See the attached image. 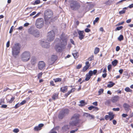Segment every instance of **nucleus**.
Instances as JSON below:
<instances>
[{"label":"nucleus","mask_w":133,"mask_h":133,"mask_svg":"<svg viewBox=\"0 0 133 133\" xmlns=\"http://www.w3.org/2000/svg\"><path fill=\"white\" fill-rule=\"evenodd\" d=\"M88 60L89 61H91L94 60V57L93 56H91L89 57L88 59Z\"/></svg>","instance_id":"nucleus-45"},{"label":"nucleus","mask_w":133,"mask_h":133,"mask_svg":"<svg viewBox=\"0 0 133 133\" xmlns=\"http://www.w3.org/2000/svg\"><path fill=\"white\" fill-rule=\"evenodd\" d=\"M21 105L20 103H18L15 105V107H14L15 109H17Z\"/></svg>","instance_id":"nucleus-37"},{"label":"nucleus","mask_w":133,"mask_h":133,"mask_svg":"<svg viewBox=\"0 0 133 133\" xmlns=\"http://www.w3.org/2000/svg\"><path fill=\"white\" fill-rule=\"evenodd\" d=\"M110 84H108L107 85V87L109 88H111L115 84V83H113L112 82L110 81L109 82Z\"/></svg>","instance_id":"nucleus-22"},{"label":"nucleus","mask_w":133,"mask_h":133,"mask_svg":"<svg viewBox=\"0 0 133 133\" xmlns=\"http://www.w3.org/2000/svg\"><path fill=\"white\" fill-rule=\"evenodd\" d=\"M89 75H90V77L92 76L93 74V71L92 70H90L89 73H88Z\"/></svg>","instance_id":"nucleus-43"},{"label":"nucleus","mask_w":133,"mask_h":133,"mask_svg":"<svg viewBox=\"0 0 133 133\" xmlns=\"http://www.w3.org/2000/svg\"><path fill=\"white\" fill-rule=\"evenodd\" d=\"M110 103V101L109 100H107L106 101L105 103V104L107 105H109Z\"/></svg>","instance_id":"nucleus-50"},{"label":"nucleus","mask_w":133,"mask_h":133,"mask_svg":"<svg viewBox=\"0 0 133 133\" xmlns=\"http://www.w3.org/2000/svg\"><path fill=\"white\" fill-rule=\"evenodd\" d=\"M128 116V115L127 114H123L122 115V116L123 117H125Z\"/></svg>","instance_id":"nucleus-63"},{"label":"nucleus","mask_w":133,"mask_h":133,"mask_svg":"<svg viewBox=\"0 0 133 133\" xmlns=\"http://www.w3.org/2000/svg\"><path fill=\"white\" fill-rule=\"evenodd\" d=\"M19 130L18 128L14 129L13 130V131L15 133H17L19 132Z\"/></svg>","instance_id":"nucleus-41"},{"label":"nucleus","mask_w":133,"mask_h":133,"mask_svg":"<svg viewBox=\"0 0 133 133\" xmlns=\"http://www.w3.org/2000/svg\"><path fill=\"white\" fill-rule=\"evenodd\" d=\"M44 14L45 23L46 24H49L52 21L51 18L52 16L53 12L50 10H46L45 11Z\"/></svg>","instance_id":"nucleus-2"},{"label":"nucleus","mask_w":133,"mask_h":133,"mask_svg":"<svg viewBox=\"0 0 133 133\" xmlns=\"http://www.w3.org/2000/svg\"><path fill=\"white\" fill-rule=\"evenodd\" d=\"M31 56V54L29 51H25L21 55L20 58L22 61L27 62L30 60Z\"/></svg>","instance_id":"nucleus-3"},{"label":"nucleus","mask_w":133,"mask_h":133,"mask_svg":"<svg viewBox=\"0 0 133 133\" xmlns=\"http://www.w3.org/2000/svg\"><path fill=\"white\" fill-rule=\"evenodd\" d=\"M72 89H71L70 91H69L67 93L65 94V95L66 96H67L69 95L70 94V93H71L72 92Z\"/></svg>","instance_id":"nucleus-53"},{"label":"nucleus","mask_w":133,"mask_h":133,"mask_svg":"<svg viewBox=\"0 0 133 133\" xmlns=\"http://www.w3.org/2000/svg\"><path fill=\"white\" fill-rule=\"evenodd\" d=\"M120 49V47L118 46H116V51H119Z\"/></svg>","instance_id":"nucleus-59"},{"label":"nucleus","mask_w":133,"mask_h":133,"mask_svg":"<svg viewBox=\"0 0 133 133\" xmlns=\"http://www.w3.org/2000/svg\"><path fill=\"white\" fill-rule=\"evenodd\" d=\"M30 61L31 64L33 65H34L37 62L36 58L34 56L32 57Z\"/></svg>","instance_id":"nucleus-17"},{"label":"nucleus","mask_w":133,"mask_h":133,"mask_svg":"<svg viewBox=\"0 0 133 133\" xmlns=\"http://www.w3.org/2000/svg\"><path fill=\"white\" fill-rule=\"evenodd\" d=\"M28 31L29 34L32 35L35 37H38L39 36L40 32L38 30L30 28L28 29Z\"/></svg>","instance_id":"nucleus-7"},{"label":"nucleus","mask_w":133,"mask_h":133,"mask_svg":"<svg viewBox=\"0 0 133 133\" xmlns=\"http://www.w3.org/2000/svg\"><path fill=\"white\" fill-rule=\"evenodd\" d=\"M78 33L79 35V38L80 40H82L84 38L85 35L84 34V32L83 31L78 30Z\"/></svg>","instance_id":"nucleus-12"},{"label":"nucleus","mask_w":133,"mask_h":133,"mask_svg":"<svg viewBox=\"0 0 133 133\" xmlns=\"http://www.w3.org/2000/svg\"><path fill=\"white\" fill-rule=\"evenodd\" d=\"M123 107L125 110L127 112L129 111L130 109V105L127 103H124L123 104Z\"/></svg>","instance_id":"nucleus-14"},{"label":"nucleus","mask_w":133,"mask_h":133,"mask_svg":"<svg viewBox=\"0 0 133 133\" xmlns=\"http://www.w3.org/2000/svg\"><path fill=\"white\" fill-rule=\"evenodd\" d=\"M44 125L43 124H39L38 126L35 127L34 128V130L36 131H37L40 130L41 129V127Z\"/></svg>","instance_id":"nucleus-16"},{"label":"nucleus","mask_w":133,"mask_h":133,"mask_svg":"<svg viewBox=\"0 0 133 133\" xmlns=\"http://www.w3.org/2000/svg\"><path fill=\"white\" fill-rule=\"evenodd\" d=\"M103 91L104 90L102 89H99L98 91V92L99 93L98 95H100L103 92Z\"/></svg>","instance_id":"nucleus-32"},{"label":"nucleus","mask_w":133,"mask_h":133,"mask_svg":"<svg viewBox=\"0 0 133 133\" xmlns=\"http://www.w3.org/2000/svg\"><path fill=\"white\" fill-rule=\"evenodd\" d=\"M89 114L88 113H84L83 115V116H84L88 117L89 115Z\"/></svg>","instance_id":"nucleus-42"},{"label":"nucleus","mask_w":133,"mask_h":133,"mask_svg":"<svg viewBox=\"0 0 133 133\" xmlns=\"http://www.w3.org/2000/svg\"><path fill=\"white\" fill-rule=\"evenodd\" d=\"M61 39L57 38L55 41L57 43L56 45L55 49L57 51L61 52L63 49L65 48L67 44V38L66 37L62 35L60 37Z\"/></svg>","instance_id":"nucleus-1"},{"label":"nucleus","mask_w":133,"mask_h":133,"mask_svg":"<svg viewBox=\"0 0 133 133\" xmlns=\"http://www.w3.org/2000/svg\"><path fill=\"white\" fill-rule=\"evenodd\" d=\"M4 103V98H2L0 100V105H2Z\"/></svg>","instance_id":"nucleus-33"},{"label":"nucleus","mask_w":133,"mask_h":133,"mask_svg":"<svg viewBox=\"0 0 133 133\" xmlns=\"http://www.w3.org/2000/svg\"><path fill=\"white\" fill-rule=\"evenodd\" d=\"M20 45L18 43L15 44L12 47V54L14 57H16L20 53Z\"/></svg>","instance_id":"nucleus-4"},{"label":"nucleus","mask_w":133,"mask_h":133,"mask_svg":"<svg viewBox=\"0 0 133 133\" xmlns=\"http://www.w3.org/2000/svg\"><path fill=\"white\" fill-rule=\"evenodd\" d=\"M78 54V53L77 52L76 53H73L72 55H73L74 57L75 58H77L78 57V56H77Z\"/></svg>","instance_id":"nucleus-38"},{"label":"nucleus","mask_w":133,"mask_h":133,"mask_svg":"<svg viewBox=\"0 0 133 133\" xmlns=\"http://www.w3.org/2000/svg\"><path fill=\"white\" fill-rule=\"evenodd\" d=\"M40 3V1L39 0H36L33 4L34 5L37 4H39Z\"/></svg>","instance_id":"nucleus-34"},{"label":"nucleus","mask_w":133,"mask_h":133,"mask_svg":"<svg viewBox=\"0 0 133 133\" xmlns=\"http://www.w3.org/2000/svg\"><path fill=\"white\" fill-rule=\"evenodd\" d=\"M64 115L63 113H62L61 111L59 113L58 115V117L59 119H62L63 117L64 116Z\"/></svg>","instance_id":"nucleus-21"},{"label":"nucleus","mask_w":133,"mask_h":133,"mask_svg":"<svg viewBox=\"0 0 133 133\" xmlns=\"http://www.w3.org/2000/svg\"><path fill=\"white\" fill-rule=\"evenodd\" d=\"M57 59V56L55 55H52L48 60V64L49 66L51 65L54 63L55 62Z\"/></svg>","instance_id":"nucleus-10"},{"label":"nucleus","mask_w":133,"mask_h":133,"mask_svg":"<svg viewBox=\"0 0 133 133\" xmlns=\"http://www.w3.org/2000/svg\"><path fill=\"white\" fill-rule=\"evenodd\" d=\"M99 18L98 17H97L96 18L95 20L94 21H93V24H95V23L97 22L99 20Z\"/></svg>","instance_id":"nucleus-39"},{"label":"nucleus","mask_w":133,"mask_h":133,"mask_svg":"<svg viewBox=\"0 0 133 133\" xmlns=\"http://www.w3.org/2000/svg\"><path fill=\"white\" fill-rule=\"evenodd\" d=\"M26 102V101L24 100L22 101L20 103L21 105H23L25 104Z\"/></svg>","instance_id":"nucleus-51"},{"label":"nucleus","mask_w":133,"mask_h":133,"mask_svg":"<svg viewBox=\"0 0 133 133\" xmlns=\"http://www.w3.org/2000/svg\"><path fill=\"white\" fill-rule=\"evenodd\" d=\"M54 80L55 82H61L62 79L61 78H57L55 79H54Z\"/></svg>","instance_id":"nucleus-29"},{"label":"nucleus","mask_w":133,"mask_h":133,"mask_svg":"<svg viewBox=\"0 0 133 133\" xmlns=\"http://www.w3.org/2000/svg\"><path fill=\"white\" fill-rule=\"evenodd\" d=\"M123 27L122 26H120L116 28L115 30H119L121 29L122 28H123Z\"/></svg>","instance_id":"nucleus-36"},{"label":"nucleus","mask_w":133,"mask_h":133,"mask_svg":"<svg viewBox=\"0 0 133 133\" xmlns=\"http://www.w3.org/2000/svg\"><path fill=\"white\" fill-rule=\"evenodd\" d=\"M112 65L111 64L109 65L108 66V69L109 71H110Z\"/></svg>","instance_id":"nucleus-54"},{"label":"nucleus","mask_w":133,"mask_h":133,"mask_svg":"<svg viewBox=\"0 0 133 133\" xmlns=\"http://www.w3.org/2000/svg\"><path fill=\"white\" fill-rule=\"evenodd\" d=\"M71 8L73 10H78L81 6L79 3L75 1H73L71 2L70 4Z\"/></svg>","instance_id":"nucleus-6"},{"label":"nucleus","mask_w":133,"mask_h":133,"mask_svg":"<svg viewBox=\"0 0 133 133\" xmlns=\"http://www.w3.org/2000/svg\"><path fill=\"white\" fill-rule=\"evenodd\" d=\"M85 31L86 32H89L90 31V30L88 28H86L85 29Z\"/></svg>","instance_id":"nucleus-55"},{"label":"nucleus","mask_w":133,"mask_h":133,"mask_svg":"<svg viewBox=\"0 0 133 133\" xmlns=\"http://www.w3.org/2000/svg\"><path fill=\"white\" fill-rule=\"evenodd\" d=\"M125 90L127 92H131L132 91V90L131 89H130L128 87H126L125 89Z\"/></svg>","instance_id":"nucleus-27"},{"label":"nucleus","mask_w":133,"mask_h":133,"mask_svg":"<svg viewBox=\"0 0 133 133\" xmlns=\"http://www.w3.org/2000/svg\"><path fill=\"white\" fill-rule=\"evenodd\" d=\"M95 107L93 106H91L88 107V109L89 110H91L92 109H94Z\"/></svg>","instance_id":"nucleus-57"},{"label":"nucleus","mask_w":133,"mask_h":133,"mask_svg":"<svg viewBox=\"0 0 133 133\" xmlns=\"http://www.w3.org/2000/svg\"><path fill=\"white\" fill-rule=\"evenodd\" d=\"M118 39L119 41H121L123 39V37L122 35H120L118 37Z\"/></svg>","instance_id":"nucleus-26"},{"label":"nucleus","mask_w":133,"mask_h":133,"mask_svg":"<svg viewBox=\"0 0 133 133\" xmlns=\"http://www.w3.org/2000/svg\"><path fill=\"white\" fill-rule=\"evenodd\" d=\"M36 12L35 11H34V12H32V13H31L30 14V16H32L34 15H35L36 14Z\"/></svg>","instance_id":"nucleus-62"},{"label":"nucleus","mask_w":133,"mask_h":133,"mask_svg":"<svg viewBox=\"0 0 133 133\" xmlns=\"http://www.w3.org/2000/svg\"><path fill=\"white\" fill-rule=\"evenodd\" d=\"M50 85H52V86H54L55 85V84L54 83V81H51L50 82Z\"/></svg>","instance_id":"nucleus-64"},{"label":"nucleus","mask_w":133,"mask_h":133,"mask_svg":"<svg viewBox=\"0 0 133 133\" xmlns=\"http://www.w3.org/2000/svg\"><path fill=\"white\" fill-rule=\"evenodd\" d=\"M89 66H85L82 69V71L83 72H85L89 68Z\"/></svg>","instance_id":"nucleus-28"},{"label":"nucleus","mask_w":133,"mask_h":133,"mask_svg":"<svg viewBox=\"0 0 133 133\" xmlns=\"http://www.w3.org/2000/svg\"><path fill=\"white\" fill-rule=\"evenodd\" d=\"M112 64L113 65L115 66L118 63V61L116 59L114 60L112 62Z\"/></svg>","instance_id":"nucleus-24"},{"label":"nucleus","mask_w":133,"mask_h":133,"mask_svg":"<svg viewBox=\"0 0 133 133\" xmlns=\"http://www.w3.org/2000/svg\"><path fill=\"white\" fill-rule=\"evenodd\" d=\"M15 99V97H13L12 98L10 101H9V102L10 103H12V102H13V101Z\"/></svg>","instance_id":"nucleus-52"},{"label":"nucleus","mask_w":133,"mask_h":133,"mask_svg":"<svg viewBox=\"0 0 133 133\" xmlns=\"http://www.w3.org/2000/svg\"><path fill=\"white\" fill-rule=\"evenodd\" d=\"M125 11L124 10H123L119 12V14L120 15H122L125 12Z\"/></svg>","instance_id":"nucleus-35"},{"label":"nucleus","mask_w":133,"mask_h":133,"mask_svg":"<svg viewBox=\"0 0 133 133\" xmlns=\"http://www.w3.org/2000/svg\"><path fill=\"white\" fill-rule=\"evenodd\" d=\"M80 103H81V104H82L81 106H83L84 105V103L85 102L83 101H81L80 102Z\"/></svg>","instance_id":"nucleus-49"},{"label":"nucleus","mask_w":133,"mask_h":133,"mask_svg":"<svg viewBox=\"0 0 133 133\" xmlns=\"http://www.w3.org/2000/svg\"><path fill=\"white\" fill-rule=\"evenodd\" d=\"M67 90V87L66 86L63 87L61 88L60 90L61 91L63 92H66Z\"/></svg>","instance_id":"nucleus-19"},{"label":"nucleus","mask_w":133,"mask_h":133,"mask_svg":"<svg viewBox=\"0 0 133 133\" xmlns=\"http://www.w3.org/2000/svg\"><path fill=\"white\" fill-rule=\"evenodd\" d=\"M44 24L43 19L42 18H39L36 21V25L37 27L39 29L42 28Z\"/></svg>","instance_id":"nucleus-8"},{"label":"nucleus","mask_w":133,"mask_h":133,"mask_svg":"<svg viewBox=\"0 0 133 133\" xmlns=\"http://www.w3.org/2000/svg\"><path fill=\"white\" fill-rule=\"evenodd\" d=\"M99 48L98 47H96L95 48V49L94 52V53L95 54H97L99 51Z\"/></svg>","instance_id":"nucleus-23"},{"label":"nucleus","mask_w":133,"mask_h":133,"mask_svg":"<svg viewBox=\"0 0 133 133\" xmlns=\"http://www.w3.org/2000/svg\"><path fill=\"white\" fill-rule=\"evenodd\" d=\"M42 75V73H39L38 74L37 77L38 78H39L41 77Z\"/></svg>","instance_id":"nucleus-60"},{"label":"nucleus","mask_w":133,"mask_h":133,"mask_svg":"<svg viewBox=\"0 0 133 133\" xmlns=\"http://www.w3.org/2000/svg\"><path fill=\"white\" fill-rule=\"evenodd\" d=\"M78 129V128H76L75 130L71 131H70V133H74L75 132L77 131Z\"/></svg>","instance_id":"nucleus-48"},{"label":"nucleus","mask_w":133,"mask_h":133,"mask_svg":"<svg viewBox=\"0 0 133 133\" xmlns=\"http://www.w3.org/2000/svg\"><path fill=\"white\" fill-rule=\"evenodd\" d=\"M49 133H57V132L54 131V129H52L49 132Z\"/></svg>","instance_id":"nucleus-56"},{"label":"nucleus","mask_w":133,"mask_h":133,"mask_svg":"<svg viewBox=\"0 0 133 133\" xmlns=\"http://www.w3.org/2000/svg\"><path fill=\"white\" fill-rule=\"evenodd\" d=\"M119 97L118 96H116L111 98V101L112 102L115 103L117 101H118Z\"/></svg>","instance_id":"nucleus-15"},{"label":"nucleus","mask_w":133,"mask_h":133,"mask_svg":"<svg viewBox=\"0 0 133 133\" xmlns=\"http://www.w3.org/2000/svg\"><path fill=\"white\" fill-rule=\"evenodd\" d=\"M109 115L110 116V121H111L113 119H114V115H112V114L110 113H109Z\"/></svg>","instance_id":"nucleus-25"},{"label":"nucleus","mask_w":133,"mask_h":133,"mask_svg":"<svg viewBox=\"0 0 133 133\" xmlns=\"http://www.w3.org/2000/svg\"><path fill=\"white\" fill-rule=\"evenodd\" d=\"M7 107V105H2L1 107L2 108H6Z\"/></svg>","instance_id":"nucleus-58"},{"label":"nucleus","mask_w":133,"mask_h":133,"mask_svg":"<svg viewBox=\"0 0 133 133\" xmlns=\"http://www.w3.org/2000/svg\"><path fill=\"white\" fill-rule=\"evenodd\" d=\"M61 111L63 113V114L65 116L66 115H67L69 112V110L68 109H65L62 110Z\"/></svg>","instance_id":"nucleus-18"},{"label":"nucleus","mask_w":133,"mask_h":133,"mask_svg":"<svg viewBox=\"0 0 133 133\" xmlns=\"http://www.w3.org/2000/svg\"><path fill=\"white\" fill-rule=\"evenodd\" d=\"M62 129L66 131L69 129L68 126L67 125H65L62 128Z\"/></svg>","instance_id":"nucleus-30"},{"label":"nucleus","mask_w":133,"mask_h":133,"mask_svg":"<svg viewBox=\"0 0 133 133\" xmlns=\"http://www.w3.org/2000/svg\"><path fill=\"white\" fill-rule=\"evenodd\" d=\"M86 76V77L85 78V80L86 81H88L90 78L91 77L90 75L88 74H87Z\"/></svg>","instance_id":"nucleus-31"},{"label":"nucleus","mask_w":133,"mask_h":133,"mask_svg":"<svg viewBox=\"0 0 133 133\" xmlns=\"http://www.w3.org/2000/svg\"><path fill=\"white\" fill-rule=\"evenodd\" d=\"M40 44L43 47L46 48H49L50 46L49 43L45 40H42L40 42Z\"/></svg>","instance_id":"nucleus-11"},{"label":"nucleus","mask_w":133,"mask_h":133,"mask_svg":"<svg viewBox=\"0 0 133 133\" xmlns=\"http://www.w3.org/2000/svg\"><path fill=\"white\" fill-rule=\"evenodd\" d=\"M119 108H113L112 109V110L114 111H118L119 110Z\"/></svg>","instance_id":"nucleus-47"},{"label":"nucleus","mask_w":133,"mask_h":133,"mask_svg":"<svg viewBox=\"0 0 133 133\" xmlns=\"http://www.w3.org/2000/svg\"><path fill=\"white\" fill-rule=\"evenodd\" d=\"M79 115L77 114H75L71 117V121L70 122V125L73 126L76 125L78 123Z\"/></svg>","instance_id":"nucleus-5"},{"label":"nucleus","mask_w":133,"mask_h":133,"mask_svg":"<svg viewBox=\"0 0 133 133\" xmlns=\"http://www.w3.org/2000/svg\"><path fill=\"white\" fill-rule=\"evenodd\" d=\"M82 66V65L81 64H79L76 66V68L77 69H79Z\"/></svg>","instance_id":"nucleus-44"},{"label":"nucleus","mask_w":133,"mask_h":133,"mask_svg":"<svg viewBox=\"0 0 133 133\" xmlns=\"http://www.w3.org/2000/svg\"><path fill=\"white\" fill-rule=\"evenodd\" d=\"M92 71L93 75H95L97 73V70H94Z\"/></svg>","instance_id":"nucleus-61"},{"label":"nucleus","mask_w":133,"mask_h":133,"mask_svg":"<svg viewBox=\"0 0 133 133\" xmlns=\"http://www.w3.org/2000/svg\"><path fill=\"white\" fill-rule=\"evenodd\" d=\"M55 33L52 30L48 32L47 40L48 41H53L54 39Z\"/></svg>","instance_id":"nucleus-9"},{"label":"nucleus","mask_w":133,"mask_h":133,"mask_svg":"<svg viewBox=\"0 0 133 133\" xmlns=\"http://www.w3.org/2000/svg\"><path fill=\"white\" fill-rule=\"evenodd\" d=\"M58 94L57 93H55L53 94L52 97V99L54 100H55L58 98Z\"/></svg>","instance_id":"nucleus-20"},{"label":"nucleus","mask_w":133,"mask_h":133,"mask_svg":"<svg viewBox=\"0 0 133 133\" xmlns=\"http://www.w3.org/2000/svg\"><path fill=\"white\" fill-rule=\"evenodd\" d=\"M94 116L91 115L89 114L88 117L89 118V119H91L94 118Z\"/></svg>","instance_id":"nucleus-40"},{"label":"nucleus","mask_w":133,"mask_h":133,"mask_svg":"<svg viewBox=\"0 0 133 133\" xmlns=\"http://www.w3.org/2000/svg\"><path fill=\"white\" fill-rule=\"evenodd\" d=\"M110 117V116L109 115H106L105 116V119L107 120H108Z\"/></svg>","instance_id":"nucleus-46"},{"label":"nucleus","mask_w":133,"mask_h":133,"mask_svg":"<svg viewBox=\"0 0 133 133\" xmlns=\"http://www.w3.org/2000/svg\"><path fill=\"white\" fill-rule=\"evenodd\" d=\"M45 63L42 61L39 62L38 63V68L40 70H42L45 67Z\"/></svg>","instance_id":"nucleus-13"}]
</instances>
